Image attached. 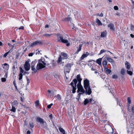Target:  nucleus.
<instances>
[{"mask_svg": "<svg viewBox=\"0 0 134 134\" xmlns=\"http://www.w3.org/2000/svg\"><path fill=\"white\" fill-rule=\"evenodd\" d=\"M38 63L37 64L36 68L38 70L39 69L44 68L46 65L48 66L49 64V63L44 58H41L38 60Z\"/></svg>", "mask_w": 134, "mask_h": 134, "instance_id": "f257e3e1", "label": "nucleus"}, {"mask_svg": "<svg viewBox=\"0 0 134 134\" xmlns=\"http://www.w3.org/2000/svg\"><path fill=\"white\" fill-rule=\"evenodd\" d=\"M83 86L86 94L90 95L92 93V90L89 85V81L87 79L84 80Z\"/></svg>", "mask_w": 134, "mask_h": 134, "instance_id": "f03ea898", "label": "nucleus"}, {"mask_svg": "<svg viewBox=\"0 0 134 134\" xmlns=\"http://www.w3.org/2000/svg\"><path fill=\"white\" fill-rule=\"evenodd\" d=\"M57 40L58 41L61 42L63 43H66V46H70V44L68 43V41L66 39H63L62 37L59 34H57Z\"/></svg>", "mask_w": 134, "mask_h": 134, "instance_id": "7ed1b4c3", "label": "nucleus"}, {"mask_svg": "<svg viewBox=\"0 0 134 134\" xmlns=\"http://www.w3.org/2000/svg\"><path fill=\"white\" fill-rule=\"evenodd\" d=\"M77 92H80L78 94V96L79 97V98L80 97V96L81 94H82L85 93V91L82 86L81 85H80L79 83H78L77 84Z\"/></svg>", "mask_w": 134, "mask_h": 134, "instance_id": "20e7f679", "label": "nucleus"}, {"mask_svg": "<svg viewBox=\"0 0 134 134\" xmlns=\"http://www.w3.org/2000/svg\"><path fill=\"white\" fill-rule=\"evenodd\" d=\"M77 83V81L76 79H74L70 84L71 85L72 87V93H75L76 89V84Z\"/></svg>", "mask_w": 134, "mask_h": 134, "instance_id": "39448f33", "label": "nucleus"}, {"mask_svg": "<svg viewBox=\"0 0 134 134\" xmlns=\"http://www.w3.org/2000/svg\"><path fill=\"white\" fill-rule=\"evenodd\" d=\"M62 55L59 57L57 61V63H58L61 62L62 59H66L67 58V55L66 54L62 53Z\"/></svg>", "mask_w": 134, "mask_h": 134, "instance_id": "423d86ee", "label": "nucleus"}, {"mask_svg": "<svg viewBox=\"0 0 134 134\" xmlns=\"http://www.w3.org/2000/svg\"><path fill=\"white\" fill-rule=\"evenodd\" d=\"M36 63V61H34L32 62L31 64V69L32 71V73H35L37 71V70L35 69V65Z\"/></svg>", "mask_w": 134, "mask_h": 134, "instance_id": "0eeeda50", "label": "nucleus"}, {"mask_svg": "<svg viewBox=\"0 0 134 134\" xmlns=\"http://www.w3.org/2000/svg\"><path fill=\"white\" fill-rule=\"evenodd\" d=\"M42 44V41L40 40H37L35 41L34 42L31 43L30 46L33 47L34 46L38 45H41Z\"/></svg>", "mask_w": 134, "mask_h": 134, "instance_id": "6e6552de", "label": "nucleus"}, {"mask_svg": "<svg viewBox=\"0 0 134 134\" xmlns=\"http://www.w3.org/2000/svg\"><path fill=\"white\" fill-rule=\"evenodd\" d=\"M24 67L26 71H28L30 69V64L29 62L26 61L24 65Z\"/></svg>", "mask_w": 134, "mask_h": 134, "instance_id": "1a4fd4ad", "label": "nucleus"}, {"mask_svg": "<svg viewBox=\"0 0 134 134\" xmlns=\"http://www.w3.org/2000/svg\"><path fill=\"white\" fill-rule=\"evenodd\" d=\"M71 64L70 63L67 64L65 66V72L69 73L70 69Z\"/></svg>", "mask_w": 134, "mask_h": 134, "instance_id": "9d476101", "label": "nucleus"}, {"mask_svg": "<svg viewBox=\"0 0 134 134\" xmlns=\"http://www.w3.org/2000/svg\"><path fill=\"white\" fill-rule=\"evenodd\" d=\"M15 104H18V102L16 101H15L14 102H13L12 103V109H10V111L13 112H15L16 111V109L15 108V107L14 106V105Z\"/></svg>", "mask_w": 134, "mask_h": 134, "instance_id": "9b49d317", "label": "nucleus"}, {"mask_svg": "<svg viewBox=\"0 0 134 134\" xmlns=\"http://www.w3.org/2000/svg\"><path fill=\"white\" fill-rule=\"evenodd\" d=\"M105 130H107L106 131L108 134H112L113 133L114 130L110 126H109L107 129H105Z\"/></svg>", "mask_w": 134, "mask_h": 134, "instance_id": "f8f14e48", "label": "nucleus"}, {"mask_svg": "<svg viewBox=\"0 0 134 134\" xmlns=\"http://www.w3.org/2000/svg\"><path fill=\"white\" fill-rule=\"evenodd\" d=\"M108 27L110 29L113 31L115 30V28L114 27V25L112 23L109 24L108 25Z\"/></svg>", "mask_w": 134, "mask_h": 134, "instance_id": "ddd939ff", "label": "nucleus"}, {"mask_svg": "<svg viewBox=\"0 0 134 134\" xmlns=\"http://www.w3.org/2000/svg\"><path fill=\"white\" fill-rule=\"evenodd\" d=\"M76 78L79 82L78 83H79L80 85H81V82L82 80V79L80 78V74L77 75Z\"/></svg>", "mask_w": 134, "mask_h": 134, "instance_id": "4468645a", "label": "nucleus"}, {"mask_svg": "<svg viewBox=\"0 0 134 134\" xmlns=\"http://www.w3.org/2000/svg\"><path fill=\"white\" fill-rule=\"evenodd\" d=\"M82 46V44H80L79 46V47H78V49L76 51V52L75 53V54H78L79 52L80 51L81 49V48Z\"/></svg>", "mask_w": 134, "mask_h": 134, "instance_id": "2eb2a0df", "label": "nucleus"}, {"mask_svg": "<svg viewBox=\"0 0 134 134\" xmlns=\"http://www.w3.org/2000/svg\"><path fill=\"white\" fill-rule=\"evenodd\" d=\"M104 71L107 74H110L111 71V70L110 69H108L106 67L104 68Z\"/></svg>", "mask_w": 134, "mask_h": 134, "instance_id": "dca6fc26", "label": "nucleus"}, {"mask_svg": "<svg viewBox=\"0 0 134 134\" xmlns=\"http://www.w3.org/2000/svg\"><path fill=\"white\" fill-rule=\"evenodd\" d=\"M105 60H107L109 62L113 63L114 62L113 60L111 58L109 57H106L104 58Z\"/></svg>", "mask_w": 134, "mask_h": 134, "instance_id": "f3484780", "label": "nucleus"}, {"mask_svg": "<svg viewBox=\"0 0 134 134\" xmlns=\"http://www.w3.org/2000/svg\"><path fill=\"white\" fill-rule=\"evenodd\" d=\"M102 59V58H99L97 60L96 62L99 65H101V61Z\"/></svg>", "mask_w": 134, "mask_h": 134, "instance_id": "a211bd4d", "label": "nucleus"}, {"mask_svg": "<svg viewBox=\"0 0 134 134\" xmlns=\"http://www.w3.org/2000/svg\"><path fill=\"white\" fill-rule=\"evenodd\" d=\"M107 35V32L106 31H104L103 32H101V37H105Z\"/></svg>", "mask_w": 134, "mask_h": 134, "instance_id": "6ab92c4d", "label": "nucleus"}, {"mask_svg": "<svg viewBox=\"0 0 134 134\" xmlns=\"http://www.w3.org/2000/svg\"><path fill=\"white\" fill-rule=\"evenodd\" d=\"M37 121L40 122L41 123L43 124L44 121L43 119L40 118H37Z\"/></svg>", "mask_w": 134, "mask_h": 134, "instance_id": "aec40b11", "label": "nucleus"}, {"mask_svg": "<svg viewBox=\"0 0 134 134\" xmlns=\"http://www.w3.org/2000/svg\"><path fill=\"white\" fill-rule=\"evenodd\" d=\"M125 64V65L126 66V68L128 70H129L131 66L130 64L127 62H126Z\"/></svg>", "mask_w": 134, "mask_h": 134, "instance_id": "412c9836", "label": "nucleus"}, {"mask_svg": "<svg viewBox=\"0 0 134 134\" xmlns=\"http://www.w3.org/2000/svg\"><path fill=\"white\" fill-rule=\"evenodd\" d=\"M96 22L98 26H102V23L97 18L96 19Z\"/></svg>", "mask_w": 134, "mask_h": 134, "instance_id": "4be33fe9", "label": "nucleus"}, {"mask_svg": "<svg viewBox=\"0 0 134 134\" xmlns=\"http://www.w3.org/2000/svg\"><path fill=\"white\" fill-rule=\"evenodd\" d=\"M105 60H104L102 62V64L104 67V68H106L107 67V61Z\"/></svg>", "mask_w": 134, "mask_h": 134, "instance_id": "5701e85b", "label": "nucleus"}, {"mask_svg": "<svg viewBox=\"0 0 134 134\" xmlns=\"http://www.w3.org/2000/svg\"><path fill=\"white\" fill-rule=\"evenodd\" d=\"M90 102V100L87 98H86L83 102V104L84 105H86Z\"/></svg>", "mask_w": 134, "mask_h": 134, "instance_id": "b1692460", "label": "nucleus"}, {"mask_svg": "<svg viewBox=\"0 0 134 134\" xmlns=\"http://www.w3.org/2000/svg\"><path fill=\"white\" fill-rule=\"evenodd\" d=\"M59 129L60 132L62 133L63 134H66L65 130L63 129L62 128L60 127L59 128Z\"/></svg>", "mask_w": 134, "mask_h": 134, "instance_id": "393cba45", "label": "nucleus"}, {"mask_svg": "<svg viewBox=\"0 0 134 134\" xmlns=\"http://www.w3.org/2000/svg\"><path fill=\"white\" fill-rule=\"evenodd\" d=\"M90 102L92 104H95L96 102L93 99L91 98L89 99Z\"/></svg>", "mask_w": 134, "mask_h": 134, "instance_id": "a878e982", "label": "nucleus"}, {"mask_svg": "<svg viewBox=\"0 0 134 134\" xmlns=\"http://www.w3.org/2000/svg\"><path fill=\"white\" fill-rule=\"evenodd\" d=\"M125 73V70L124 68H122L121 71V74L123 75H124Z\"/></svg>", "mask_w": 134, "mask_h": 134, "instance_id": "bb28decb", "label": "nucleus"}, {"mask_svg": "<svg viewBox=\"0 0 134 134\" xmlns=\"http://www.w3.org/2000/svg\"><path fill=\"white\" fill-rule=\"evenodd\" d=\"M52 34H44L43 36H46L47 37H49L52 35Z\"/></svg>", "mask_w": 134, "mask_h": 134, "instance_id": "cd10ccee", "label": "nucleus"}, {"mask_svg": "<svg viewBox=\"0 0 134 134\" xmlns=\"http://www.w3.org/2000/svg\"><path fill=\"white\" fill-rule=\"evenodd\" d=\"M87 57V56L85 54H83L81 56V60H83V59L85 58H86Z\"/></svg>", "mask_w": 134, "mask_h": 134, "instance_id": "c85d7f7f", "label": "nucleus"}, {"mask_svg": "<svg viewBox=\"0 0 134 134\" xmlns=\"http://www.w3.org/2000/svg\"><path fill=\"white\" fill-rule=\"evenodd\" d=\"M127 71L128 74L131 76L132 75L133 73L132 71L128 70H127Z\"/></svg>", "mask_w": 134, "mask_h": 134, "instance_id": "c756f323", "label": "nucleus"}, {"mask_svg": "<svg viewBox=\"0 0 134 134\" xmlns=\"http://www.w3.org/2000/svg\"><path fill=\"white\" fill-rule=\"evenodd\" d=\"M23 78V75L21 73H20L19 74V80H21Z\"/></svg>", "mask_w": 134, "mask_h": 134, "instance_id": "7c9ffc66", "label": "nucleus"}, {"mask_svg": "<svg viewBox=\"0 0 134 134\" xmlns=\"http://www.w3.org/2000/svg\"><path fill=\"white\" fill-rule=\"evenodd\" d=\"M29 124L31 128H33L34 127V125L33 122H29Z\"/></svg>", "mask_w": 134, "mask_h": 134, "instance_id": "2f4dec72", "label": "nucleus"}, {"mask_svg": "<svg viewBox=\"0 0 134 134\" xmlns=\"http://www.w3.org/2000/svg\"><path fill=\"white\" fill-rule=\"evenodd\" d=\"M56 97L57 98V99L59 100H60L61 99V97L60 95L59 94H58L57 96Z\"/></svg>", "mask_w": 134, "mask_h": 134, "instance_id": "473e14b6", "label": "nucleus"}, {"mask_svg": "<svg viewBox=\"0 0 134 134\" xmlns=\"http://www.w3.org/2000/svg\"><path fill=\"white\" fill-rule=\"evenodd\" d=\"M131 31H134V25L131 24Z\"/></svg>", "mask_w": 134, "mask_h": 134, "instance_id": "72a5a7b5", "label": "nucleus"}, {"mask_svg": "<svg viewBox=\"0 0 134 134\" xmlns=\"http://www.w3.org/2000/svg\"><path fill=\"white\" fill-rule=\"evenodd\" d=\"M127 101L129 103L128 105H130L131 103V100H130V98H129V97H128L127 98Z\"/></svg>", "mask_w": 134, "mask_h": 134, "instance_id": "f704fd0d", "label": "nucleus"}, {"mask_svg": "<svg viewBox=\"0 0 134 134\" xmlns=\"http://www.w3.org/2000/svg\"><path fill=\"white\" fill-rule=\"evenodd\" d=\"M106 51L105 50H103V49L101 50L99 54H102L103 53L105 52Z\"/></svg>", "mask_w": 134, "mask_h": 134, "instance_id": "c9c22d12", "label": "nucleus"}, {"mask_svg": "<svg viewBox=\"0 0 134 134\" xmlns=\"http://www.w3.org/2000/svg\"><path fill=\"white\" fill-rule=\"evenodd\" d=\"M26 79L27 81V85H28L30 83V80L29 78L27 77H26Z\"/></svg>", "mask_w": 134, "mask_h": 134, "instance_id": "e433bc0d", "label": "nucleus"}, {"mask_svg": "<svg viewBox=\"0 0 134 134\" xmlns=\"http://www.w3.org/2000/svg\"><path fill=\"white\" fill-rule=\"evenodd\" d=\"M35 104L36 106H38L39 104V101L37 100L35 102Z\"/></svg>", "mask_w": 134, "mask_h": 134, "instance_id": "4c0bfd02", "label": "nucleus"}, {"mask_svg": "<svg viewBox=\"0 0 134 134\" xmlns=\"http://www.w3.org/2000/svg\"><path fill=\"white\" fill-rule=\"evenodd\" d=\"M112 78L113 79H116L118 78V76L116 75H113L112 76Z\"/></svg>", "mask_w": 134, "mask_h": 134, "instance_id": "58836bf2", "label": "nucleus"}, {"mask_svg": "<svg viewBox=\"0 0 134 134\" xmlns=\"http://www.w3.org/2000/svg\"><path fill=\"white\" fill-rule=\"evenodd\" d=\"M18 29L24 30V27L23 26H21L19 28L17 29V30Z\"/></svg>", "mask_w": 134, "mask_h": 134, "instance_id": "ea45409f", "label": "nucleus"}, {"mask_svg": "<svg viewBox=\"0 0 134 134\" xmlns=\"http://www.w3.org/2000/svg\"><path fill=\"white\" fill-rule=\"evenodd\" d=\"M20 73H21V74H22V73H24V70L22 69V68H20Z\"/></svg>", "mask_w": 134, "mask_h": 134, "instance_id": "a19ab883", "label": "nucleus"}, {"mask_svg": "<svg viewBox=\"0 0 134 134\" xmlns=\"http://www.w3.org/2000/svg\"><path fill=\"white\" fill-rule=\"evenodd\" d=\"M2 81V82H5L6 81V79L5 78H1Z\"/></svg>", "mask_w": 134, "mask_h": 134, "instance_id": "79ce46f5", "label": "nucleus"}, {"mask_svg": "<svg viewBox=\"0 0 134 134\" xmlns=\"http://www.w3.org/2000/svg\"><path fill=\"white\" fill-rule=\"evenodd\" d=\"M114 8L115 10H117L119 9L118 7L117 6H114Z\"/></svg>", "mask_w": 134, "mask_h": 134, "instance_id": "37998d69", "label": "nucleus"}, {"mask_svg": "<svg viewBox=\"0 0 134 134\" xmlns=\"http://www.w3.org/2000/svg\"><path fill=\"white\" fill-rule=\"evenodd\" d=\"M131 1L133 4V5L132 7V8H134V1H133V0H131Z\"/></svg>", "mask_w": 134, "mask_h": 134, "instance_id": "c03bdc74", "label": "nucleus"}, {"mask_svg": "<svg viewBox=\"0 0 134 134\" xmlns=\"http://www.w3.org/2000/svg\"><path fill=\"white\" fill-rule=\"evenodd\" d=\"M34 55L33 53H30L29 54L28 56L29 57H31Z\"/></svg>", "mask_w": 134, "mask_h": 134, "instance_id": "a18cd8bd", "label": "nucleus"}, {"mask_svg": "<svg viewBox=\"0 0 134 134\" xmlns=\"http://www.w3.org/2000/svg\"><path fill=\"white\" fill-rule=\"evenodd\" d=\"M115 15L118 16H120V14L119 13L117 12L115 14Z\"/></svg>", "mask_w": 134, "mask_h": 134, "instance_id": "49530a36", "label": "nucleus"}, {"mask_svg": "<svg viewBox=\"0 0 134 134\" xmlns=\"http://www.w3.org/2000/svg\"><path fill=\"white\" fill-rule=\"evenodd\" d=\"M117 103L118 104H119V105L120 106V107H121V104L120 102L119 101V100H117Z\"/></svg>", "mask_w": 134, "mask_h": 134, "instance_id": "de8ad7c7", "label": "nucleus"}, {"mask_svg": "<svg viewBox=\"0 0 134 134\" xmlns=\"http://www.w3.org/2000/svg\"><path fill=\"white\" fill-rule=\"evenodd\" d=\"M8 54L7 52L6 53L3 55L4 57H5L7 56V55Z\"/></svg>", "mask_w": 134, "mask_h": 134, "instance_id": "09e8293b", "label": "nucleus"}, {"mask_svg": "<svg viewBox=\"0 0 134 134\" xmlns=\"http://www.w3.org/2000/svg\"><path fill=\"white\" fill-rule=\"evenodd\" d=\"M132 110L133 113H134V105L133 106L132 108Z\"/></svg>", "mask_w": 134, "mask_h": 134, "instance_id": "8fccbe9b", "label": "nucleus"}, {"mask_svg": "<svg viewBox=\"0 0 134 134\" xmlns=\"http://www.w3.org/2000/svg\"><path fill=\"white\" fill-rule=\"evenodd\" d=\"M130 105H127V110L129 111H130Z\"/></svg>", "mask_w": 134, "mask_h": 134, "instance_id": "3c124183", "label": "nucleus"}, {"mask_svg": "<svg viewBox=\"0 0 134 134\" xmlns=\"http://www.w3.org/2000/svg\"><path fill=\"white\" fill-rule=\"evenodd\" d=\"M13 84H14V86H16V81H15V80L13 82Z\"/></svg>", "mask_w": 134, "mask_h": 134, "instance_id": "603ef678", "label": "nucleus"}, {"mask_svg": "<svg viewBox=\"0 0 134 134\" xmlns=\"http://www.w3.org/2000/svg\"><path fill=\"white\" fill-rule=\"evenodd\" d=\"M67 20L68 21H69L70 22L71 21V19L69 17H68L67 18Z\"/></svg>", "mask_w": 134, "mask_h": 134, "instance_id": "864d4df0", "label": "nucleus"}, {"mask_svg": "<svg viewBox=\"0 0 134 134\" xmlns=\"http://www.w3.org/2000/svg\"><path fill=\"white\" fill-rule=\"evenodd\" d=\"M51 106L50 105V104L48 105L47 106V108L48 109H50L51 108Z\"/></svg>", "mask_w": 134, "mask_h": 134, "instance_id": "5fc2aeb1", "label": "nucleus"}, {"mask_svg": "<svg viewBox=\"0 0 134 134\" xmlns=\"http://www.w3.org/2000/svg\"><path fill=\"white\" fill-rule=\"evenodd\" d=\"M8 76V72H6L5 73V77H7Z\"/></svg>", "mask_w": 134, "mask_h": 134, "instance_id": "6e6d98bb", "label": "nucleus"}, {"mask_svg": "<svg viewBox=\"0 0 134 134\" xmlns=\"http://www.w3.org/2000/svg\"><path fill=\"white\" fill-rule=\"evenodd\" d=\"M85 54L86 55L87 57L89 55V53L87 52H86V53Z\"/></svg>", "mask_w": 134, "mask_h": 134, "instance_id": "4d7b16f0", "label": "nucleus"}, {"mask_svg": "<svg viewBox=\"0 0 134 134\" xmlns=\"http://www.w3.org/2000/svg\"><path fill=\"white\" fill-rule=\"evenodd\" d=\"M30 131L29 130H28L27 131V132L26 134H30Z\"/></svg>", "mask_w": 134, "mask_h": 134, "instance_id": "13d9d810", "label": "nucleus"}, {"mask_svg": "<svg viewBox=\"0 0 134 134\" xmlns=\"http://www.w3.org/2000/svg\"><path fill=\"white\" fill-rule=\"evenodd\" d=\"M130 36L132 38H134V35H133L132 34H131L130 35Z\"/></svg>", "mask_w": 134, "mask_h": 134, "instance_id": "bf43d9fd", "label": "nucleus"}, {"mask_svg": "<svg viewBox=\"0 0 134 134\" xmlns=\"http://www.w3.org/2000/svg\"><path fill=\"white\" fill-rule=\"evenodd\" d=\"M49 118L51 119H52L53 116L52 115V114H50L49 116Z\"/></svg>", "mask_w": 134, "mask_h": 134, "instance_id": "052dcab7", "label": "nucleus"}, {"mask_svg": "<svg viewBox=\"0 0 134 134\" xmlns=\"http://www.w3.org/2000/svg\"><path fill=\"white\" fill-rule=\"evenodd\" d=\"M103 16V14L102 13H101L100 14V15H99V16H101V17Z\"/></svg>", "mask_w": 134, "mask_h": 134, "instance_id": "680f3d73", "label": "nucleus"}, {"mask_svg": "<svg viewBox=\"0 0 134 134\" xmlns=\"http://www.w3.org/2000/svg\"><path fill=\"white\" fill-rule=\"evenodd\" d=\"M45 28H48L49 27V26L48 25H45Z\"/></svg>", "mask_w": 134, "mask_h": 134, "instance_id": "e2e57ef3", "label": "nucleus"}, {"mask_svg": "<svg viewBox=\"0 0 134 134\" xmlns=\"http://www.w3.org/2000/svg\"><path fill=\"white\" fill-rule=\"evenodd\" d=\"M95 69H94L93 67H92L91 68V70H94Z\"/></svg>", "mask_w": 134, "mask_h": 134, "instance_id": "0e129e2a", "label": "nucleus"}, {"mask_svg": "<svg viewBox=\"0 0 134 134\" xmlns=\"http://www.w3.org/2000/svg\"><path fill=\"white\" fill-rule=\"evenodd\" d=\"M11 52V50H10L9 51H8V52H7L8 53V54L9 53H10Z\"/></svg>", "mask_w": 134, "mask_h": 134, "instance_id": "69168bd1", "label": "nucleus"}, {"mask_svg": "<svg viewBox=\"0 0 134 134\" xmlns=\"http://www.w3.org/2000/svg\"><path fill=\"white\" fill-rule=\"evenodd\" d=\"M94 70H95V71H94V73H95V74L97 73V70H96V69Z\"/></svg>", "mask_w": 134, "mask_h": 134, "instance_id": "338daca9", "label": "nucleus"}, {"mask_svg": "<svg viewBox=\"0 0 134 134\" xmlns=\"http://www.w3.org/2000/svg\"><path fill=\"white\" fill-rule=\"evenodd\" d=\"M48 93H51V91L50 90H48Z\"/></svg>", "mask_w": 134, "mask_h": 134, "instance_id": "774afa93", "label": "nucleus"}]
</instances>
